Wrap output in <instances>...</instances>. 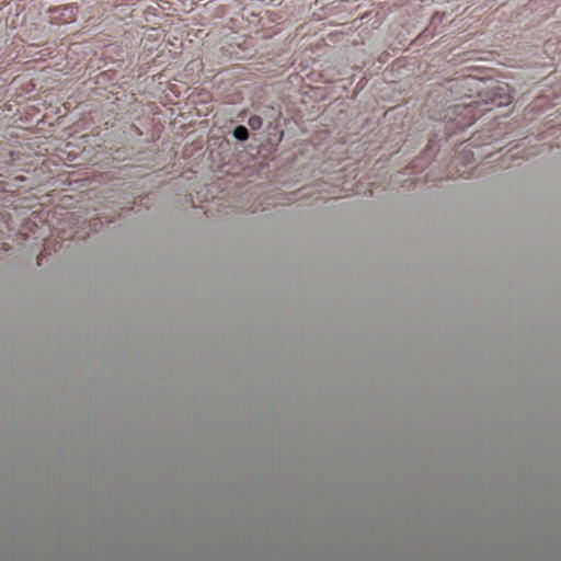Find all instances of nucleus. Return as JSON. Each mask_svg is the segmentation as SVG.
<instances>
[{
    "label": "nucleus",
    "mask_w": 561,
    "mask_h": 561,
    "mask_svg": "<svg viewBox=\"0 0 561 561\" xmlns=\"http://www.w3.org/2000/svg\"><path fill=\"white\" fill-rule=\"evenodd\" d=\"M232 137L238 141H245L249 137V131L244 125H237L232 129Z\"/></svg>",
    "instance_id": "nucleus-1"
},
{
    "label": "nucleus",
    "mask_w": 561,
    "mask_h": 561,
    "mask_svg": "<svg viewBox=\"0 0 561 561\" xmlns=\"http://www.w3.org/2000/svg\"><path fill=\"white\" fill-rule=\"evenodd\" d=\"M248 126H250L252 130H259L262 126V118L259 115H252L248 118Z\"/></svg>",
    "instance_id": "nucleus-2"
}]
</instances>
